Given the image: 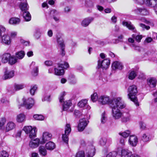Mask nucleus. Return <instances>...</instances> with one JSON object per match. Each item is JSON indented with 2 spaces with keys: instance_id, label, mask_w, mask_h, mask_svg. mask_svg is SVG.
I'll list each match as a JSON object with an SVG mask.
<instances>
[{
  "instance_id": "obj_44",
  "label": "nucleus",
  "mask_w": 157,
  "mask_h": 157,
  "mask_svg": "<svg viewBox=\"0 0 157 157\" xmlns=\"http://www.w3.org/2000/svg\"><path fill=\"white\" fill-rule=\"evenodd\" d=\"M132 37L135 38L136 41L138 43L141 41V40L142 38V36L141 35H138L135 36V35L134 34L132 35Z\"/></svg>"
},
{
  "instance_id": "obj_33",
  "label": "nucleus",
  "mask_w": 157,
  "mask_h": 157,
  "mask_svg": "<svg viewBox=\"0 0 157 157\" xmlns=\"http://www.w3.org/2000/svg\"><path fill=\"white\" fill-rule=\"evenodd\" d=\"M131 132L129 130H126L123 132H119V135L122 136L123 138H126L128 137L131 134Z\"/></svg>"
},
{
  "instance_id": "obj_11",
  "label": "nucleus",
  "mask_w": 157,
  "mask_h": 157,
  "mask_svg": "<svg viewBox=\"0 0 157 157\" xmlns=\"http://www.w3.org/2000/svg\"><path fill=\"white\" fill-rule=\"evenodd\" d=\"M52 135L48 132H44L43 133L41 143L44 144L47 141L50 140L52 138Z\"/></svg>"
},
{
  "instance_id": "obj_28",
  "label": "nucleus",
  "mask_w": 157,
  "mask_h": 157,
  "mask_svg": "<svg viewBox=\"0 0 157 157\" xmlns=\"http://www.w3.org/2000/svg\"><path fill=\"white\" fill-rule=\"evenodd\" d=\"M20 20L18 18L13 17L10 18L9 21L10 24L12 25H16L19 23Z\"/></svg>"
},
{
  "instance_id": "obj_62",
  "label": "nucleus",
  "mask_w": 157,
  "mask_h": 157,
  "mask_svg": "<svg viewBox=\"0 0 157 157\" xmlns=\"http://www.w3.org/2000/svg\"><path fill=\"white\" fill-rule=\"evenodd\" d=\"M111 20L113 23H116L117 21V18L115 16H113L111 18Z\"/></svg>"
},
{
  "instance_id": "obj_61",
  "label": "nucleus",
  "mask_w": 157,
  "mask_h": 157,
  "mask_svg": "<svg viewBox=\"0 0 157 157\" xmlns=\"http://www.w3.org/2000/svg\"><path fill=\"white\" fill-rule=\"evenodd\" d=\"M115 152H110L107 155L106 157H115Z\"/></svg>"
},
{
  "instance_id": "obj_54",
  "label": "nucleus",
  "mask_w": 157,
  "mask_h": 157,
  "mask_svg": "<svg viewBox=\"0 0 157 157\" xmlns=\"http://www.w3.org/2000/svg\"><path fill=\"white\" fill-rule=\"evenodd\" d=\"M106 121V117L105 116V113L104 112L101 115V122L102 123H104Z\"/></svg>"
},
{
  "instance_id": "obj_35",
  "label": "nucleus",
  "mask_w": 157,
  "mask_h": 157,
  "mask_svg": "<svg viewBox=\"0 0 157 157\" xmlns=\"http://www.w3.org/2000/svg\"><path fill=\"white\" fill-rule=\"evenodd\" d=\"M17 62V58L14 56H11L9 60V63L11 65L15 64Z\"/></svg>"
},
{
  "instance_id": "obj_42",
  "label": "nucleus",
  "mask_w": 157,
  "mask_h": 157,
  "mask_svg": "<svg viewBox=\"0 0 157 157\" xmlns=\"http://www.w3.org/2000/svg\"><path fill=\"white\" fill-rule=\"evenodd\" d=\"M65 133L66 134H69L71 131V128L70 124H67L65 126Z\"/></svg>"
},
{
  "instance_id": "obj_1",
  "label": "nucleus",
  "mask_w": 157,
  "mask_h": 157,
  "mask_svg": "<svg viewBox=\"0 0 157 157\" xmlns=\"http://www.w3.org/2000/svg\"><path fill=\"white\" fill-rule=\"evenodd\" d=\"M112 108V115L113 118L116 120L120 119L122 116V113L119 109H122L126 106L125 104L120 97L112 99L109 103Z\"/></svg>"
},
{
  "instance_id": "obj_52",
  "label": "nucleus",
  "mask_w": 157,
  "mask_h": 157,
  "mask_svg": "<svg viewBox=\"0 0 157 157\" xmlns=\"http://www.w3.org/2000/svg\"><path fill=\"white\" fill-rule=\"evenodd\" d=\"M8 153L5 151H3L0 153V157H8Z\"/></svg>"
},
{
  "instance_id": "obj_40",
  "label": "nucleus",
  "mask_w": 157,
  "mask_h": 157,
  "mask_svg": "<svg viewBox=\"0 0 157 157\" xmlns=\"http://www.w3.org/2000/svg\"><path fill=\"white\" fill-rule=\"evenodd\" d=\"M33 117L35 120L38 121H43L44 119V117L42 115L34 114Z\"/></svg>"
},
{
  "instance_id": "obj_10",
  "label": "nucleus",
  "mask_w": 157,
  "mask_h": 157,
  "mask_svg": "<svg viewBox=\"0 0 157 157\" xmlns=\"http://www.w3.org/2000/svg\"><path fill=\"white\" fill-rule=\"evenodd\" d=\"M129 145L132 147H136L138 142V139L135 135H131L128 139Z\"/></svg>"
},
{
  "instance_id": "obj_23",
  "label": "nucleus",
  "mask_w": 157,
  "mask_h": 157,
  "mask_svg": "<svg viewBox=\"0 0 157 157\" xmlns=\"http://www.w3.org/2000/svg\"><path fill=\"white\" fill-rule=\"evenodd\" d=\"M93 20L94 18L92 17L86 18L82 21L81 25L83 27H86L89 25Z\"/></svg>"
},
{
  "instance_id": "obj_16",
  "label": "nucleus",
  "mask_w": 157,
  "mask_h": 157,
  "mask_svg": "<svg viewBox=\"0 0 157 157\" xmlns=\"http://www.w3.org/2000/svg\"><path fill=\"white\" fill-rule=\"evenodd\" d=\"M63 34L61 33H59L57 36L56 39L57 42L60 48L65 47V44L64 43V41L62 38Z\"/></svg>"
},
{
  "instance_id": "obj_43",
  "label": "nucleus",
  "mask_w": 157,
  "mask_h": 157,
  "mask_svg": "<svg viewBox=\"0 0 157 157\" xmlns=\"http://www.w3.org/2000/svg\"><path fill=\"white\" fill-rule=\"evenodd\" d=\"M136 73L134 71H131L130 72L128 75V78L131 80L134 79L136 75Z\"/></svg>"
},
{
  "instance_id": "obj_17",
  "label": "nucleus",
  "mask_w": 157,
  "mask_h": 157,
  "mask_svg": "<svg viewBox=\"0 0 157 157\" xmlns=\"http://www.w3.org/2000/svg\"><path fill=\"white\" fill-rule=\"evenodd\" d=\"M144 3L151 7H157V0H144Z\"/></svg>"
},
{
  "instance_id": "obj_57",
  "label": "nucleus",
  "mask_w": 157,
  "mask_h": 157,
  "mask_svg": "<svg viewBox=\"0 0 157 157\" xmlns=\"http://www.w3.org/2000/svg\"><path fill=\"white\" fill-rule=\"evenodd\" d=\"M65 92H63L61 93L59 98V101L60 102H62L63 101V97L64 95H65Z\"/></svg>"
},
{
  "instance_id": "obj_48",
  "label": "nucleus",
  "mask_w": 157,
  "mask_h": 157,
  "mask_svg": "<svg viewBox=\"0 0 157 157\" xmlns=\"http://www.w3.org/2000/svg\"><path fill=\"white\" fill-rule=\"evenodd\" d=\"M38 68L37 67H35L32 71V74L34 76H36L38 75Z\"/></svg>"
},
{
  "instance_id": "obj_34",
  "label": "nucleus",
  "mask_w": 157,
  "mask_h": 157,
  "mask_svg": "<svg viewBox=\"0 0 157 157\" xmlns=\"http://www.w3.org/2000/svg\"><path fill=\"white\" fill-rule=\"evenodd\" d=\"M141 140L144 142H147L150 140V136L147 133H144L141 137Z\"/></svg>"
},
{
  "instance_id": "obj_45",
  "label": "nucleus",
  "mask_w": 157,
  "mask_h": 157,
  "mask_svg": "<svg viewBox=\"0 0 157 157\" xmlns=\"http://www.w3.org/2000/svg\"><path fill=\"white\" fill-rule=\"evenodd\" d=\"M6 121V119L4 117L2 118L0 120V129L2 128Z\"/></svg>"
},
{
  "instance_id": "obj_41",
  "label": "nucleus",
  "mask_w": 157,
  "mask_h": 157,
  "mask_svg": "<svg viewBox=\"0 0 157 157\" xmlns=\"http://www.w3.org/2000/svg\"><path fill=\"white\" fill-rule=\"evenodd\" d=\"M94 149L93 147V148L91 149L90 151H87L86 152V154L87 155V156L88 157H92L95 154L94 152Z\"/></svg>"
},
{
  "instance_id": "obj_22",
  "label": "nucleus",
  "mask_w": 157,
  "mask_h": 157,
  "mask_svg": "<svg viewBox=\"0 0 157 157\" xmlns=\"http://www.w3.org/2000/svg\"><path fill=\"white\" fill-rule=\"evenodd\" d=\"M16 127L15 123L13 122L10 121L6 124V131L9 132L14 129Z\"/></svg>"
},
{
  "instance_id": "obj_7",
  "label": "nucleus",
  "mask_w": 157,
  "mask_h": 157,
  "mask_svg": "<svg viewBox=\"0 0 157 157\" xmlns=\"http://www.w3.org/2000/svg\"><path fill=\"white\" fill-rule=\"evenodd\" d=\"M0 41L2 44L7 45L11 44V39L10 37L8 35L5 34L1 36Z\"/></svg>"
},
{
  "instance_id": "obj_60",
  "label": "nucleus",
  "mask_w": 157,
  "mask_h": 157,
  "mask_svg": "<svg viewBox=\"0 0 157 157\" xmlns=\"http://www.w3.org/2000/svg\"><path fill=\"white\" fill-rule=\"evenodd\" d=\"M17 34V32L15 31L12 32L10 33L11 37L12 38H15Z\"/></svg>"
},
{
  "instance_id": "obj_29",
  "label": "nucleus",
  "mask_w": 157,
  "mask_h": 157,
  "mask_svg": "<svg viewBox=\"0 0 157 157\" xmlns=\"http://www.w3.org/2000/svg\"><path fill=\"white\" fill-rule=\"evenodd\" d=\"M42 33V30L40 28H36L34 34V37L37 39H39Z\"/></svg>"
},
{
  "instance_id": "obj_58",
  "label": "nucleus",
  "mask_w": 157,
  "mask_h": 157,
  "mask_svg": "<svg viewBox=\"0 0 157 157\" xmlns=\"http://www.w3.org/2000/svg\"><path fill=\"white\" fill-rule=\"evenodd\" d=\"M5 28L2 25H0V37L2 36V33L5 32Z\"/></svg>"
},
{
  "instance_id": "obj_47",
  "label": "nucleus",
  "mask_w": 157,
  "mask_h": 157,
  "mask_svg": "<svg viewBox=\"0 0 157 157\" xmlns=\"http://www.w3.org/2000/svg\"><path fill=\"white\" fill-rule=\"evenodd\" d=\"M106 139L104 137H102L100 139L99 141V144L102 146H104L106 144Z\"/></svg>"
},
{
  "instance_id": "obj_15",
  "label": "nucleus",
  "mask_w": 157,
  "mask_h": 157,
  "mask_svg": "<svg viewBox=\"0 0 157 157\" xmlns=\"http://www.w3.org/2000/svg\"><path fill=\"white\" fill-rule=\"evenodd\" d=\"M16 120L18 123L24 122L26 120V116L23 113L19 114L16 116Z\"/></svg>"
},
{
  "instance_id": "obj_53",
  "label": "nucleus",
  "mask_w": 157,
  "mask_h": 157,
  "mask_svg": "<svg viewBox=\"0 0 157 157\" xmlns=\"http://www.w3.org/2000/svg\"><path fill=\"white\" fill-rule=\"evenodd\" d=\"M131 46L134 48V50L140 52L141 51V48L140 46L137 45L135 44H132Z\"/></svg>"
},
{
  "instance_id": "obj_38",
  "label": "nucleus",
  "mask_w": 157,
  "mask_h": 157,
  "mask_svg": "<svg viewBox=\"0 0 157 157\" xmlns=\"http://www.w3.org/2000/svg\"><path fill=\"white\" fill-rule=\"evenodd\" d=\"M37 89V86L36 85L32 86H31L30 90V93L32 95H34L35 92L36 91Z\"/></svg>"
},
{
  "instance_id": "obj_26",
  "label": "nucleus",
  "mask_w": 157,
  "mask_h": 157,
  "mask_svg": "<svg viewBox=\"0 0 157 157\" xmlns=\"http://www.w3.org/2000/svg\"><path fill=\"white\" fill-rule=\"evenodd\" d=\"M45 147L48 150H52L55 148L56 145L53 142L49 141L46 144Z\"/></svg>"
},
{
  "instance_id": "obj_18",
  "label": "nucleus",
  "mask_w": 157,
  "mask_h": 157,
  "mask_svg": "<svg viewBox=\"0 0 157 157\" xmlns=\"http://www.w3.org/2000/svg\"><path fill=\"white\" fill-rule=\"evenodd\" d=\"M19 7L21 11H23L28 10L29 8V5L27 3L26 0L23 2H21L19 4Z\"/></svg>"
},
{
  "instance_id": "obj_8",
  "label": "nucleus",
  "mask_w": 157,
  "mask_h": 157,
  "mask_svg": "<svg viewBox=\"0 0 157 157\" xmlns=\"http://www.w3.org/2000/svg\"><path fill=\"white\" fill-rule=\"evenodd\" d=\"M14 72L13 70H9L7 68H6L2 79L3 80H6L12 78L14 75Z\"/></svg>"
},
{
  "instance_id": "obj_3",
  "label": "nucleus",
  "mask_w": 157,
  "mask_h": 157,
  "mask_svg": "<svg viewBox=\"0 0 157 157\" xmlns=\"http://www.w3.org/2000/svg\"><path fill=\"white\" fill-rule=\"evenodd\" d=\"M69 67V64L67 62L59 63L58 67L54 68V74L59 76L63 75L64 73V69H67Z\"/></svg>"
},
{
  "instance_id": "obj_2",
  "label": "nucleus",
  "mask_w": 157,
  "mask_h": 157,
  "mask_svg": "<svg viewBox=\"0 0 157 157\" xmlns=\"http://www.w3.org/2000/svg\"><path fill=\"white\" fill-rule=\"evenodd\" d=\"M128 98L133 101L137 105H139L136 95L137 93V88L136 86L132 85L130 86L128 89Z\"/></svg>"
},
{
  "instance_id": "obj_27",
  "label": "nucleus",
  "mask_w": 157,
  "mask_h": 157,
  "mask_svg": "<svg viewBox=\"0 0 157 157\" xmlns=\"http://www.w3.org/2000/svg\"><path fill=\"white\" fill-rule=\"evenodd\" d=\"M71 105L72 103L70 101H64L63 106V111H67Z\"/></svg>"
},
{
  "instance_id": "obj_30",
  "label": "nucleus",
  "mask_w": 157,
  "mask_h": 157,
  "mask_svg": "<svg viewBox=\"0 0 157 157\" xmlns=\"http://www.w3.org/2000/svg\"><path fill=\"white\" fill-rule=\"evenodd\" d=\"M40 154L42 156H45L47 154V151L44 147L43 146H40L38 148Z\"/></svg>"
},
{
  "instance_id": "obj_56",
  "label": "nucleus",
  "mask_w": 157,
  "mask_h": 157,
  "mask_svg": "<svg viewBox=\"0 0 157 157\" xmlns=\"http://www.w3.org/2000/svg\"><path fill=\"white\" fill-rule=\"evenodd\" d=\"M139 25L143 29H145L147 30H148L150 29L149 26H146L145 25L142 23H140Z\"/></svg>"
},
{
  "instance_id": "obj_39",
  "label": "nucleus",
  "mask_w": 157,
  "mask_h": 157,
  "mask_svg": "<svg viewBox=\"0 0 157 157\" xmlns=\"http://www.w3.org/2000/svg\"><path fill=\"white\" fill-rule=\"evenodd\" d=\"M25 55V53L23 51H20L16 54V58L19 59H22L24 57Z\"/></svg>"
},
{
  "instance_id": "obj_25",
  "label": "nucleus",
  "mask_w": 157,
  "mask_h": 157,
  "mask_svg": "<svg viewBox=\"0 0 157 157\" xmlns=\"http://www.w3.org/2000/svg\"><path fill=\"white\" fill-rule=\"evenodd\" d=\"M132 154L127 149H123L121 151V157H131Z\"/></svg>"
},
{
  "instance_id": "obj_4",
  "label": "nucleus",
  "mask_w": 157,
  "mask_h": 157,
  "mask_svg": "<svg viewBox=\"0 0 157 157\" xmlns=\"http://www.w3.org/2000/svg\"><path fill=\"white\" fill-rule=\"evenodd\" d=\"M23 130L26 133L29 134V137L31 139L36 136V133L37 129L35 127L33 128L31 126H25L23 128Z\"/></svg>"
},
{
  "instance_id": "obj_59",
  "label": "nucleus",
  "mask_w": 157,
  "mask_h": 157,
  "mask_svg": "<svg viewBox=\"0 0 157 157\" xmlns=\"http://www.w3.org/2000/svg\"><path fill=\"white\" fill-rule=\"evenodd\" d=\"M44 64L46 66H49L52 65L53 62L50 60H47L45 61Z\"/></svg>"
},
{
  "instance_id": "obj_32",
  "label": "nucleus",
  "mask_w": 157,
  "mask_h": 157,
  "mask_svg": "<svg viewBox=\"0 0 157 157\" xmlns=\"http://www.w3.org/2000/svg\"><path fill=\"white\" fill-rule=\"evenodd\" d=\"M10 53H7L4 54L2 56V61L4 63H7L9 62V60L10 57Z\"/></svg>"
},
{
  "instance_id": "obj_24",
  "label": "nucleus",
  "mask_w": 157,
  "mask_h": 157,
  "mask_svg": "<svg viewBox=\"0 0 157 157\" xmlns=\"http://www.w3.org/2000/svg\"><path fill=\"white\" fill-rule=\"evenodd\" d=\"M134 11L136 14H141L143 15H147L148 13L146 9L143 8H137L134 10Z\"/></svg>"
},
{
  "instance_id": "obj_19",
  "label": "nucleus",
  "mask_w": 157,
  "mask_h": 157,
  "mask_svg": "<svg viewBox=\"0 0 157 157\" xmlns=\"http://www.w3.org/2000/svg\"><path fill=\"white\" fill-rule=\"evenodd\" d=\"M112 67L113 70H121L123 68V65L121 62L115 61L113 63Z\"/></svg>"
},
{
  "instance_id": "obj_20",
  "label": "nucleus",
  "mask_w": 157,
  "mask_h": 157,
  "mask_svg": "<svg viewBox=\"0 0 157 157\" xmlns=\"http://www.w3.org/2000/svg\"><path fill=\"white\" fill-rule=\"evenodd\" d=\"M131 119V116L128 111L124 113L123 115V117L121 118V121L123 122L126 123L130 121Z\"/></svg>"
},
{
  "instance_id": "obj_51",
  "label": "nucleus",
  "mask_w": 157,
  "mask_h": 157,
  "mask_svg": "<svg viewBox=\"0 0 157 157\" xmlns=\"http://www.w3.org/2000/svg\"><path fill=\"white\" fill-rule=\"evenodd\" d=\"M69 134H66V133L63 134L62 136L63 140L67 144L68 141V135Z\"/></svg>"
},
{
  "instance_id": "obj_55",
  "label": "nucleus",
  "mask_w": 157,
  "mask_h": 157,
  "mask_svg": "<svg viewBox=\"0 0 157 157\" xmlns=\"http://www.w3.org/2000/svg\"><path fill=\"white\" fill-rule=\"evenodd\" d=\"M74 115L76 117H79L82 115L81 112L77 110H75L74 112Z\"/></svg>"
},
{
  "instance_id": "obj_50",
  "label": "nucleus",
  "mask_w": 157,
  "mask_h": 157,
  "mask_svg": "<svg viewBox=\"0 0 157 157\" xmlns=\"http://www.w3.org/2000/svg\"><path fill=\"white\" fill-rule=\"evenodd\" d=\"M140 129L142 130H144L147 129L146 124L143 122L141 121L139 123Z\"/></svg>"
},
{
  "instance_id": "obj_13",
  "label": "nucleus",
  "mask_w": 157,
  "mask_h": 157,
  "mask_svg": "<svg viewBox=\"0 0 157 157\" xmlns=\"http://www.w3.org/2000/svg\"><path fill=\"white\" fill-rule=\"evenodd\" d=\"M98 101L102 105H105L110 101L109 97L106 95L101 96L98 99Z\"/></svg>"
},
{
  "instance_id": "obj_36",
  "label": "nucleus",
  "mask_w": 157,
  "mask_h": 157,
  "mask_svg": "<svg viewBox=\"0 0 157 157\" xmlns=\"http://www.w3.org/2000/svg\"><path fill=\"white\" fill-rule=\"evenodd\" d=\"M25 87V85L23 84H15L14 85V90L16 91L21 90L24 88Z\"/></svg>"
},
{
  "instance_id": "obj_46",
  "label": "nucleus",
  "mask_w": 157,
  "mask_h": 157,
  "mask_svg": "<svg viewBox=\"0 0 157 157\" xmlns=\"http://www.w3.org/2000/svg\"><path fill=\"white\" fill-rule=\"evenodd\" d=\"M91 98L92 101L93 102H95L97 100H98V96L96 93H94L91 95Z\"/></svg>"
},
{
  "instance_id": "obj_37",
  "label": "nucleus",
  "mask_w": 157,
  "mask_h": 157,
  "mask_svg": "<svg viewBox=\"0 0 157 157\" xmlns=\"http://www.w3.org/2000/svg\"><path fill=\"white\" fill-rule=\"evenodd\" d=\"M87 102V101L86 99L82 100L78 102V105L79 107L82 108L86 105Z\"/></svg>"
},
{
  "instance_id": "obj_63",
  "label": "nucleus",
  "mask_w": 157,
  "mask_h": 157,
  "mask_svg": "<svg viewBox=\"0 0 157 157\" xmlns=\"http://www.w3.org/2000/svg\"><path fill=\"white\" fill-rule=\"evenodd\" d=\"M64 12L67 13L69 12L71 10V9L69 7L66 6L64 8Z\"/></svg>"
},
{
  "instance_id": "obj_49",
  "label": "nucleus",
  "mask_w": 157,
  "mask_h": 157,
  "mask_svg": "<svg viewBox=\"0 0 157 157\" xmlns=\"http://www.w3.org/2000/svg\"><path fill=\"white\" fill-rule=\"evenodd\" d=\"M75 157H85L84 151H78L76 153Z\"/></svg>"
},
{
  "instance_id": "obj_64",
  "label": "nucleus",
  "mask_w": 157,
  "mask_h": 157,
  "mask_svg": "<svg viewBox=\"0 0 157 157\" xmlns=\"http://www.w3.org/2000/svg\"><path fill=\"white\" fill-rule=\"evenodd\" d=\"M152 94L155 97L154 100V102H157V91L153 93Z\"/></svg>"
},
{
  "instance_id": "obj_9",
  "label": "nucleus",
  "mask_w": 157,
  "mask_h": 157,
  "mask_svg": "<svg viewBox=\"0 0 157 157\" xmlns=\"http://www.w3.org/2000/svg\"><path fill=\"white\" fill-rule=\"evenodd\" d=\"M88 124L87 121L85 118L80 119L78 125V130L79 132L83 131Z\"/></svg>"
},
{
  "instance_id": "obj_14",
  "label": "nucleus",
  "mask_w": 157,
  "mask_h": 157,
  "mask_svg": "<svg viewBox=\"0 0 157 157\" xmlns=\"http://www.w3.org/2000/svg\"><path fill=\"white\" fill-rule=\"evenodd\" d=\"M147 84L151 88L155 87L156 85L157 81L156 79L153 77H151L147 78Z\"/></svg>"
},
{
  "instance_id": "obj_12",
  "label": "nucleus",
  "mask_w": 157,
  "mask_h": 157,
  "mask_svg": "<svg viewBox=\"0 0 157 157\" xmlns=\"http://www.w3.org/2000/svg\"><path fill=\"white\" fill-rule=\"evenodd\" d=\"M40 142V140L38 138L32 139L29 142V145L31 148H35L39 146Z\"/></svg>"
},
{
  "instance_id": "obj_5",
  "label": "nucleus",
  "mask_w": 157,
  "mask_h": 157,
  "mask_svg": "<svg viewBox=\"0 0 157 157\" xmlns=\"http://www.w3.org/2000/svg\"><path fill=\"white\" fill-rule=\"evenodd\" d=\"M110 64V61L109 59L106 58L102 61L99 60L98 61V68H102L103 70L107 69Z\"/></svg>"
},
{
  "instance_id": "obj_31",
  "label": "nucleus",
  "mask_w": 157,
  "mask_h": 157,
  "mask_svg": "<svg viewBox=\"0 0 157 157\" xmlns=\"http://www.w3.org/2000/svg\"><path fill=\"white\" fill-rule=\"evenodd\" d=\"M23 17L25 20L28 21L31 20V16L29 12L27 11H25L23 13Z\"/></svg>"
},
{
  "instance_id": "obj_6",
  "label": "nucleus",
  "mask_w": 157,
  "mask_h": 157,
  "mask_svg": "<svg viewBox=\"0 0 157 157\" xmlns=\"http://www.w3.org/2000/svg\"><path fill=\"white\" fill-rule=\"evenodd\" d=\"M22 100L23 103L22 105L27 109H31L34 105V100L32 98L26 99L24 98Z\"/></svg>"
},
{
  "instance_id": "obj_21",
  "label": "nucleus",
  "mask_w": 157,
  "mask_h": 157,
  "mask_svg": "<svg viewBox=\"0 0 157 157\" xmlns=\"http://www.w3.org/2000/svg\"><path fill=\"white\" fill-rule=\"evenodd\" d=\"M123 25L126 26L129 30L133 31L134 32H136V30L135 27L130 22L123 21L122 23Z\"/></svg>"
}]
</instances>
